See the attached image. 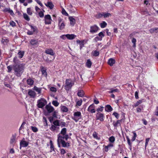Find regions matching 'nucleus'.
Masks as SVG:
<instances>
[{
    "label": "nucleus",
    "instance_id": "f257e3e1",
    "mask_svg": "<svg viewBox=\"0 0 158 158\" xmlns=\"http://www.w3.org/2000/svg\"><path fill=\"white\" fill-rule=\"evenodd\" d=\"M13 69L15 71V74L18 77L21 76L24 72V64H15L13 66Z\"/></svg>",
    "mask_w": 158,
    "mask_h": 158
},
{
    "label": "nucleus",
    "instance_id": "f03ea898",
    "mask_svg": "<svg viewBox=\"0 0 158 158\" xmlns=\"http://www.w3.org/2000/svg\"><path fill=\"white\" fill-rule=\"evenodd\" d=\"M74 83L70 79H67L65 81V85L64 86V89L68 91L74 85Z\"/></svg>",
    "mask_w": 158,
    "mask_h": 158
},
{
    "label": "nucleus",
    "instance_id": "7ed1b4c3",
    "mask_svg": "<svg viewBox=\"0 0 158 158\" xmlns=\"http://www.w3.org/2000/svg\"><path fill=\"white\" fill-rule=\"evenodd\" d=\"M37 106L39 108H42L44 107L47 103L46 100L44 98H41L37 101Z\"/></svg>",
    "mask_w": 158,
    "mask_h": 158
},
{
    "label": "nucleus",
    "instance_id": "20e7f679",
    "mask_svg": "<svg viewBox=\"0 0 158 158\" xmlns=\"http://www.w3.org/2000/svg\"><path fill=\"white\" fill-rule=\"evenodd\" d=\"M74 117H72V119L77 122L79 119L81 118V115L80 112L77 111L75 112L73 114Z\"/></svg>",
    "mask_w": 158,
    "mask_h": 158
},
{
    "label": "nucleus",
    "instance_id": "39448f33",
    "mask_svg": "<svg viewBox=\"0 0 158 158\" xmlns=\"http://www.w3.org/2000/svg\"><path fill=\"white\" fill-rule=\"evenodd\" d=\"M69 137L68 135H61L60 134H59L58 135V138L57 141H62L64 140V139H65L66 140H67Z\"/></svg>",
    "mask_w": 158,
    "mask_h": 158
},
{
    "label": "nucleus",
    "instance_id": "423d86ee",
    "mask_svg": "<svg viewBox=\"0 0 158 158\" xmlns=\"http://www.w3.org/2000/svg\"><path fill=\"white\" fill-rule=\"evenodd\" d=\"M29 143L28 142H27L25 140L24 138H23L20 143V149L21 148V147H27Z\"/></svg>",
    "mask_w": 158,
    "mask_h": 158
},
{
    "label": "nucleus",
    "instance_id": "0eeeda50",
    "mask_svg": "<svg viewBox=\"0 0 158 158\" xmlns=\"http://www.w3.org/2000/svg\"><path fill=\"white\" fill-rule=\"evenodd\" d=\"M99 29V27L96 25H94L90 27V32L92 33L96 32Z\"/></svg>",
    "mask_w": 158,
    "mask_h": 158
},
{
    "label": "nucleus",
    "instance_id": "6e6552de",
    "mask_svg": "<svg viewBox=\"0 0 158 158\" xmlns=\"http://www.w3.org/2000/svg\"><path fill=\"white\" fill-rule=\"evenodd\" d=\"M45 108L47 110L48 113H50L53 112L54 110V108L52 106H51L50 103L46 106Z\"/></svg>",
    "mask_w": 158,
    "mask_h": 158
},
{
    "label": "nucleus",
    "instance_id": "1a4fd4ad",
    "mask_svg": "<svg viewBox=\"0 0 158 158\" xmlns=\"http://www.w3.org/2000/svg\"><path fill=\"white\" fill-rule=\"evenodd\" d=\"M104 115L103 114L98 113L96 116L97 120H99L101 121L102 122L104 121Z\"/></svg>",
    "mask_w": 158,
    "mask_h": 158
},
{
    "label": "nucleus",
    "instance_id": "9d476101",
    "mask_svg": "<svg viewBox=\"0 0 158 158\" xmlns=\"http://www.w3.org/2000/svg\"><path fill=\"white\" fill-rule=\"evenodd\" d=\"M28 94L31 98H35L36 95V94L35 92L31 89L29 90Z\"/></svg>",
    "mask_w": 158,
    "mask_h": 158
},
{
    "label": "nucleus",
    "instance_id": "9b49d317",
    "mask_svg": "<svg viewBox=\"0 0 158 158\" xmlns=\"http://www.w3.org/2000/svg\"><path fill=\"white\" fill-rule=\"evenodd\" d=\"M16 134L12 135V136L10 139V144H13L15 143L16 141Z\"/></svg>",
    "mask_w": 158,
    "mask_h": 158
},
{
    "label": "nucleus",
    "instance_id": "f8f14e48",
    "mask_svg": "<svg viewBox=\"0 0 158 158\" xmlns=\"http://www.w3.org/2000/svg\"><path fill=\"white\" fill-rule=\"evenodd\" d=\"M88 111L90 112L91 113H95V110L94 109V106L93 104L91 105L88 107Z\"/></svg>",
    "mask_w": 158,
    "mask_h": 158
},
{
    "label": "nucleus",
    "instance_id": "ddd939ff",
    "mask_svg": "<svg viewBox=\"0 0 158 158\" xmlns=\"http://www.w3.org/2000/svg\"><path fill=\"white\" fill-rule=\"evenodd\" d=\"M45 52L51 56H54L55 54L53 50L52 49H47L45 51Z\"/></svg>",
    "mask_w": 158,
    "mask_h": 158
},
{
    "label": "nucleus",
    "instance_id": "4468645a",
    "mask_svg": "<svg viewBox=\"0 0 158 158\" xmlns=\"http://www.w3.org/2000/svg\"><path fill=\"white\" fill-rule=\"evenodd\" d=\"M66 37L67 39L69 40H73L74 39L75 37L76 36V35L74 34H68L66 35Z\"/></svg>",
    "mask_w": 158,
    "mask_h": 158
},
{
    "label": "nucleus",
    "instance_id": "2eb2a0df",
    "mask_svg": "<svg viewBox=\"0 0 158 158\" xmlns=\"http://www.w3.org/2000/svg\"><path fill=\"white\" fill-rule=\"evenodd\" d=\"M3 11L4 12H8L9 13H10V15H14V13L12 10H10L9 8H5L4 9Z\"/></svg>",
    "mask_w": 158,
    "mask_h": 158
},
{
    "label": "nucleus",
    "instance_id": "dca6fc26",
    "mask_svg": "<svg viewBox=\"0 0 158 158\" xmlns=\"http://www.w3.org/2000/svg\"><path fill=\"white\" fill-rule=\"evenodd\" d=\"M115 63V60L113 58H110V59L108 61V64L110 66H112L113 64Z\"/></svg>",
    "mask_w": 158,
    "mask_h": 158
},
{
    "label": "nucleus",
    "instance_id": "f3484780",
    "mask_svg": "<svg viewBox=\"0 0 158 158\" xmlns=\"http://www.w3.org/2000/svg\"><path fill=\"white\" fill-rule=\"evenodd\" d=\"M105 110L106 111L109 112L112 111L113 110V108L110 105H108L106 106Z\"/></svg>",
    "mask_w": 158,
    "mask_h": 158
},
{
    "label": "nucleus",
    "instance_id": "a211bd4d",
    "mask_svg": "<svg viewBox=\"0 0 158 158\" xmlns=\"http://www.w3.org/2000/svg\"><path fill=\"white\" fill-rule=\"evenodd\" d=\"M65 23L64 22H62L61 23L58 24L59 28L60 30L64 29L65 26Z\"/></svg>",
    "mask_w": 158,
    "mask_h": 158
},
{
    "label": "nucleus",
    "instance_id": "6ab92c4d",
    "mask_svg": "<svg viewBox=\"0 0 158 158\" xmlns=\"http://www.w3.org/2000/svg\"><path fill=\"white\" fill-rule=\"evenodd\" d=\"M62 144V146L63 147H66L70 146L69 143L66 142L64 140L60 142Z\"/></svg>",
    "mask_w": 158,
    "mask_h": 158
},
{
    "label": "nucleus",
    "instance_id": "aec40b11",
    "mask_svg": "<svg viewBox=\"0 0 158 158\" xmlns=\"http://www.w3.org/2000/svg\"><path fill=\"white\" fill-rule=\"evenodd\" d=\"M69 19L70 21V24L73 26L75 23V19L73 18V17L70 16L69 17Z\"/></svg>",
    "mask_w": 158,
    "mask_h": 158
},
{
    "label": "nucleus",
    "instance_id": "412c9836",
    "mask_svg": "<svg viewBox=\"0 0 158 158\" xmlns=\"http://www.w3.org/2000/svg\"><path fill=\"white\" fill-rule=\"evenodd\" d=\"M77 94L79 97H82L84 96V93L82 90H79Z\"/></svg>",
    "mask_w": 158,
    "mask_h": 158
},
{
    "label": "nucleus",
    "instance_id": "4be33fe9",
    "mask_svg": "<svg viewBox=\"0 0 158 158\" xmlns=\"http://www.w3.org/2000/svg\"><path fill=\"white\" fill-rule=\"evenodd\" d=\"M27 82L28 85L32 86L34 84V81L32 79L29 78L27 80Z\"/></svg>",
    "mask_w": 158,
    "mask_h": 158
},
{
    "label": "nucleus",
    "instance_id": "5701e85b",
    "mask_svg": "<svg viewBox=\"0 0 158 158\" xmlns=\"http://www.w3.org/2000/svg\"><path fill=\"white\" fill-rule=\"evenodd\" d=\"M45 5L49 7L50 9H52L54 6L52 3L50 2H48L47 4H45Z\"/></svg>",
    "mask_w": 158,
    "mask_h": 158
},
{
    "label": "nucleus",
    "instance_id": "b1692460",
    "mask_svg": "<svg viewBox=\"0 0 158 158\" xmlns=\"http://www.w3.org/2000/svg\"><path fill=\"white\" fill-rule=\"evenodd\" d=\"M30 26L31 28V30H32V31H33L34 33H37L38 32V29L36 27H34L31 25H30Z\"/></svg>",
    "mask_w": 158,
    "mask_h": 158
},
{
    "label": "nucleus",
    "instance_id": "393cba45",
    "mask_svg": "<svg viewBox=\"0 0 158 158\" xmlns=\"http://www.w3.org/2000/svg\"><path fill=\"white\" fill-rule=\"evenodd\" d=\"M92 64V63L90 59H88L87 60L86 63V65L87 67L90 68L91 67Z\"/></svg>",
    "mask_w": 158,
    "mask_h": 158
},
{
    "label": "nucleus",
    "instance_id": "a878e982",
    "mask_svg": "<svg viewBox=\"0 0 158 158\" xmlns=\"http://www.w3.org/2000/svg\"><path fill=\"white\" fill-rule=\"evenodd\" d=\"M41 71L42 75H44L45 77L47 76V73L46 72V70L43 67L41 68Z\"/></svg>",
    "mask_w": 158,
    "mask_h": 158
},
{
    "label": "nucleus",
    "instance_id": "bb28decb",
    "mask_svg": "<svg viewBox=\"0 0 158 158\" xmlns=\"http://www.w3.org/2000/svg\"><path fill=\"white\" fill-rule=\"evenodd\" d=\"M113 146V145L112 143H110L108 145L106 146L105 147V151L107 152L108 151V149L110 148L111 147Z\"/></svg>",
    "mask_w": 158,
    "mask_h": 158
},
{
    "label": "nucleus",
    "instance_id": "cd10ccee",
    "mask_svg": "<svg viewBox=\"0 0 158 158\" xmlns=\"http://www.w3.org/2000/svg\"><path fill=\"white\" fill-rule=\"evenodd\" d=\"M30 42L31 44L32 45H36L38 44V41L34 39L31 40Z\"/></svg>",
    "mask_w": 158,
    "mask_h": 158
},
{
    "label": "nucleus",
    "instance_id": "c85d7f7f",
    "mask_svg": "<svg viewBox=\"0 0 158 158\" xmlns=\"http://www.w3.org/2000/svg\"><path fill=\"white\" fill-rule=\"evenodd\" d=\"M67 129L65 128H64L62 129L60 131V134L62 135H66Z\"/></svg>",
    "mask_w": 158,
    "mask_h": 158
},
{
    "label": "nucleus",
    "instance_id": "c756f323",
    "mask_svg": "<svg viewBox=\"0 0 158 158\" xmlns=\"http://www.w3.org/2000/svg\"><path fill=\"white\" fill-rule=\"evenodd\" d=\"M33 89L35 90L37 92H38L39 94H40L41 93V89L37 87L36 86H35Z\"/></svg>",
    "mask_w": 158,
    "mask_h": 158
},
{
    "label": "nucleus",
    "instance_id": "7c9ffc66",
    "mask_svg": "<svg viewBox=\"0 0 158 158\" xmlns=\"http://www.w3.org/2000/svg\"><path fill=\"white\" fill-rule=\"evenodd\" d=\"M61 110L63 112H67L68 111V109L66 106H63L61 107Z\"/></svg>",
    "mask_w": 158,
    "mask_h": 158
},
{
    "label": "nucleus",
    "instance_id": "2f4dec72",
    "mask_svg": "<svg viewBox=\"0 0 158 158\" xmlns=\"http://www.w3.org/2000/svg\"><path fill=\"white\" fill-rule=\"evenodd\" d=\"M60 121L59 120H56L53 122V124L55 126H60Z\"/></svg>",
    "mask_w": 158,
    "mask_h": 158
},
{
    "label": "nucleus",
    "instance_id": "473e14b6",
    "mask_svg": "<svg viewBox=\"0 0 158 158\" xmlns=\"http://www.w3.org/2000/svg\"><path fill=\"white\" fill-rule=\"evenodd\" d=\"M24 54V52L20 51L18 53V55L19 56V57L20 58H22Z\"/></svg>",
    "mask_w": 158,
    "mask_h": 158
},
{
    "label": "nucleus",
    "instance_id": "72a5a7b5",
    "mask_svg": "<svg viewBox=\"0 0 158 158\" xmlns=\"http://www.w3.org/2000/svg\"><path fill=\"white\" fill-rule=\"evenodd\" d=\"M107 25L105 21H103L100 24V26L102 28H104L106 27Z\"/></svg>",
    "mask_w": 158,
    "mask_h": 158
},
{
    "label": "nucleus",
    "instance_id": "f704fd0d",
    "mask_svg": "<svg viewBox=\"0 0 158 158\" xmlns=\"http://www.w3.org/2000/svg\"><path fill=\"white\" fill-rule=\"evenodd\" d=\"M142 100H139L134 105V106L136 107L142 102Z\"/></svg>",
    "mask_w": 158,
    "mask_h": 158
},
{
    "label": "nucleus",
    "instance_id": "c9c22d12",
    "mask_svg": "<svg viewBox=\"0 0 158 158\" xmlns=\"http://www.w3.org/2000/svg\"><path fill=\"white\" fill-rule=\"evenodd\" d=\"M122 120H118L115 123H113V125L115 127H117L118 124H120V123L121 122Z\"/></svg>",
    "mask_w": 158,
    "mask_h": 158
},
{
    "label": "nucleus",
    "instance_id": "e433bc0d",
    "mask_svg": "<svg viewBox=\"0 0 158 158\" xmlns=\"http://www.w3.org/2000/svg\"><path fill=\"white\" fill-rule=\"evenodd\" d=\"M56 126L52 125L51 127L50 128V130H51L52 131H55L56 129Z\"/></svg>",
    "mask_w": 158,
    "mask_h": 158
},
{
    "label": "nucleus",
    "instance_id": "4c0bfd02",
    "mask_svg": "<svg viewBox=\"0 0 158 158\" xmlns=\"http://www.w3.org/2000/svg\"><path fill=\"white\" fill-rule=\"evenodd\" d=\"M23 17L27 21L30 20V19L28 15L26 14H23Z\"/></svg>",
    "mask_w": 158,
    "mask_h": 158
},
{
    "label": "nucleus",
    "instance_id": "58836bf2",
    "mask_svg": "<svg viewBox=\"0 0 158 158\" xmlns=\"http://www.w3.org/2000/svg\"><path fill=\"white\" fill-rule=\"evenodd\" d=\"M50 148L51 150H52L53 151H55L54 149V146L53 145L52 141L50 140Z\"/></svg>",
    "mask_w": 158,
    "mask_h": 158
},
{
    "label": "nucleus",
    "instance_id": "ea45409f",
    "mask_svg": "<svg viewBox=\"0 0 158 158\" xmlns=\"http://www.w3.org/2000/svg\"><path fill=\"white\" fill-rule=\"evenodd\" d=\"M43 121L44 123V125L46 126H48V123H47V119H46V118L44 117H43Z\"/></svg>",
    "mask_w": 158,
    "mask_h": 158
},
{
    "label": "nucleus",
    "instance_id": "a19ab883",
    "mask_svg": "<svg viewBox=\"0 0 158 158\" xmlns=\"http://www.w3.org/2000/svg\"><path fill=\"white\" fill-rule=\"evenodd\" d=\"M103 15L105 18L106 17H108L109 16H110L111 15L110 13H103Z\"/></svg>",
    "mask_w": 158,
    "mask_h": 158
},
{
    "label": "nucleus",
    "instance_id": "79ce46f5",
    "mask_svg": "<svg viewBox=\"0 0 158 158\" xmlns=\"http://www.w3.org/2000/svg\"><path fill=\"white\" fill-rule=\"evenodd\" d=\"M52 104L55 106H57L59 105V103L56 101H53L52 102Z\"/></svg>",
    "mask_w": 158,
    "mask_h": 158
},
{
    "label": "nucleus",
    "instance_id": "37998d69",
    "mask_svg": "<svg viewBox=\"0 0 158 158\" xmlns=\"http://www.w3.org/2000/svg\"><path fill=\"white\" fill-rule=\"evenodd\" d=\"M109 140L111 143H113L115 141V138L113 136H111L109 138Z\"/></svg>",
    "mask_w": 158,
    "mask_h": 158
},
{
    "label": "nucleus",
    "instance_id": "c03bdc74",
    "mask_svg": "<svg viewBox=\"0 0 158 158\" xmlns=\"http://www.w3.org/2000/svg\"><path fill=\"white\" fill-rule=\"evenodd\" d=\"M136 39L135 38H133L132 39V42L133 44V47H136Z\"/></svg>",
    "mask_w": 158,
    "mask_h": 158
},
{
    "label": "nucleus",
    "instance_id": "a18cd8bd",
    "mask_svg": "<svg viewBox=\"0 0 158 158\" xmlns=\"http://www.w3.org/2000/svg\"><path fill=\"white\" fill-rule=\"evenodd\" d=\"M99 52H98V51H97L96 50V51H94L93 52V56H98L99 55Z\"/></svg>",
    "mask_w": 158,
    "mask_h": 158
},
{
    "label": "nucleus",
    "instance_id": "49530a36",
    "mask_svg": "<svg viewBox=\"0 0 158 158\" xmlns=\"http://www.w3.org/2000/svg\"><path fill=\"white\" fill-rule=\"evenodd\" d=\"M8 41H9V40L7 39H6V38H5V39L2 38V40H1L2 43L4 44L5 43H7Z\"/></svg>",
    "mask_w": 158,
    "mask_h": 158
},
{
    "label": "nucleus",
    "instance_id": "de8ad7c7",
    "mask_svg": "<svg viewBox=\"0 0 158 158\" xmlns=\"http://www.w3.org/2000/svg\"><path fill=\"white\" fill-rule=\"evenodd\" d=\"M62 14L63 15H64L66 16H68L69 15V14L66 12L65 10L63 8L62 9Z\"/></svg>",
    "mask_w": 158,
    "mask_h": 158
},
{
    "label": "nucleus",
    "instance_id": "09e8293b",
    "mask_svg": "<svg viewBox=\"0 0 158 158\" xmlns=\"http://www.w3.org/2000/svg\"><path fill=\"white\" fill-rule=\"evenodd\" d=\"M31 128L32 131L35 132H37L38 131L37 128L35 127L31 126Z\"/></svg>",
    "mask_w": 158,
    "mask_h": 158
},
{
    "label": "nucleus",
    "instance_id": "8fccbe9b",
    "mask_svg": "<svg viewBox=\"0 0 158 158\" xmlns=\"http://www.w3.org/2000/svg\"><path fill=\"white\" fill-rule=\"evenodd\" d=\"M10 24L12 27H14L16 26V23L13 21H10L9 23Z\"/></svg>",
    "mask_w": 158,
    "mask_h": 158
},
{
    "label": "nucleus",
    "instance_id": "3c124183",
    "mask_svg": "<svg viewBox=\"0 0 158 158\" xmlns=\"http://www.w3.org/2000/svg\"><path fill=\"white\" fill-rule=\"evenodd\" d=\"M51 19H45V23L46 24H49L51 23Z\"/></svg>",
    "mask_w": 158,
    "mask_h": 158
},
{
    "label": "nucleus",
    "instance_id": "603ef678",
    "mask_svg": "<svg viewBox=\"0 0 158 158\" xmlns=\"http://www.w3.org/2000/svg\"><path fill=\"white\" fill-rule=\"evenodd\" d=\"M82 100L81 99H80V100L78 101L77 102V105L78 106H80L82 104Z\"/></svg>",
    "mask_w": 158,
    "mask_h": 158
},
{
    "label": "nucleus",
    "instance_id": "864d4df0",
    "mask_svg": "<svg viewBox=\"0 0 158 158\" xmlns=\"http://www.w3.org/2000/svg\"><path fill=\"white\" fill-rule=\"evenodd\" d=\"M45 19H51V16L49 15H45L44 17Z\"/></svg>",
    "mask_w": 158,
    "mask_h": 158
},
{
    "label": "nucleus",
    "instance_id": "5fc2aeb1",
    "mask_svg": "<svg viewBox=\"0 0 158 158\" xmlns=\"http://www.w3.org/2000/svg\"><path fill=\"white\" fill-rule=\"evenodd\" d=\"M113 115H114L117 119H118V118L119 117V114L117 113L114 112L113 114Z\"/></svg>",
    "mask_w": 158,
    "mask_h": 158
},
{
    "label": "nucleus",
    "instance_id": "6e6d98bb",
    "mask_svg": "<svg viewBox=\"0 0 158 158\" xmlns=\"http://www.w3.org/2000/svg\"><path fill=\"white\" fill-rule=\"evenodd\" d=\"M60 126H61V127H65L66 123L64 122H62L60 123Z\"/></svg>",
    "mask_w": 158,
    "mask_h": 158
},
{
    "label": "nucleus",
    "instance_id": "4d7b16f0",
    "mask_svg": "<svg viewBox=\"0 0 158 158\" xmlns=\"http://www.w3.org/2000/svg\"><path fill=\"white\" fill-rule=\"evenodd\" d=\"M98 35L102 39V37H104V35L102 32H101L98 34Z\"/></svg>",
    "mask_w": 158,
    "mask_h": 158
},
{
    "label": "nucleus",
    "instance_id": "13d9d810",
    "mask_svg": "<svg viewBox=\"0 0 158 158\" xmlns=\"http://www.w3.org/2000/svg\"><path fill=\"white\" fill-rule=\"evenodd\" d=\"M7 69H8V72H10L12 69V67L11 66H8L7 67Z\"/></svg>",
    "mask_w": 158,
    "mask_h": 158
},
{
    "label": "nucleus",
    "instance_id": "bf43d9fd",
    "mask_svg": "<svg viewBox=\"0 0 158 158\" xmlns=\"http://www.w3.org/2000/svg\"><path fill=\"white\" fill-rule=\"evenodd\" d=\"M52 117H53V118H57V115L56 114V111H54L53 112V113L52 114Z\"/></svg>",
    "mask_w": 158,
    "mask_h": 158
},
{
    "label": "nucleus",
    "instance_id": "052dcab7",
    "mask_svg": "<svg viewBox=\"0 0 158 158\" xmlns=\"http://www.w3.org/2000/svg\"><path fill=\"white\" fill-rule=\"evenodd\" d=\"M27 12L29 15H31L32 14V13L31 11V9L30 8H28L27 9Z\"/></svg>",
    "mask_w": 158,
    "mask_h": 158
},
{
    "label": "nucleus",
    "instance_id": "680f3d73",
    "mask_svg": "<svg viewBox=\"0 0 158 158\" xmlns=\"http://www.w3.org/2000/svg\"><path fill=\"white\" fill-rule=\"evenodd\" d=\"M138 91H136L135 93V97L136 99H138L139 98L138 96Z\"/></svg>",
    "mask_w": 158,
    "mask_h": 158
},
{
    "label": "nucleus",
    "instance_id": "e2e57ef3",
    "mask_svg": "<svg viewBox=\"0 0 158 158\" xmlns=\"http://www.w3.org/2000/svg\"><path fill=\"white\" fill-rule=\"evenodd\" d=\"M103 106H101L100 108H98L97 109V111L98 112H99V111H100L101 112H102L103 111Z\"/></svg>",
    "mask_w": 158,
    "mask_h": 158
},
{
    "label": "nucleus",
    "instance_id": "0e129e2a",
    "mask_svg": "<svg viewBox=\"0 0 158 158\" xmlns=\"http://www.w3.org/2000/svg\"><path fill=\"white\" fill-rule=\"evenodd\" d=\"M34 33L33 32V31H30L29 30H28L27 32V34L29 35H32Z\"/></svg>",
    "mask_w": 158,
    "mask_h": 158
},
{
    "label": "nucleus",
    "instance_id": "69168bd1",
    "mask_svg": "<svg viewBox=\"0 0 158 158\" xmlns=\"http://www.w3.org/2000/svg\"><path fill=\"white\" fill-rule=\"evenodd\" d=\"M39 15L40 17H43L44 16V13L42 11H40L39 12Z\"/></svg>",
    "mask_w": 158,
    "mask_h": 158
},
{
    "label": "nucleus",
    "instance_id": "338daca9",
    "mask_svg": "<svg viewBox=\"0 0 158 158\" xmlns=\"http://www.w3.org/2000/svg\"><path fill=\"white\" fill-rule=\"evenodd\" d=\"M96 41H97L98 40H102V39L100 37L98 36H96L95 37L94 39Z\"/></svg>",
    "mask_w": 158,
    "mask_h": 158
},
{
    "label": "nucleus",
    "instance_id": "774afa93",
    "mask_svg": "<svg viewBox=\"0 0 158 158\" xmlns=\"http://www.w3.org/2000/svg\"><path fill=\"white\" fill-rule=\"evenodd\" d=\"M50 90L53 92H56V89L54 87H52L50 88Z\"/></svg>",
    "mask_w": 158,
    "mask_h": 158
}]
</instances>
